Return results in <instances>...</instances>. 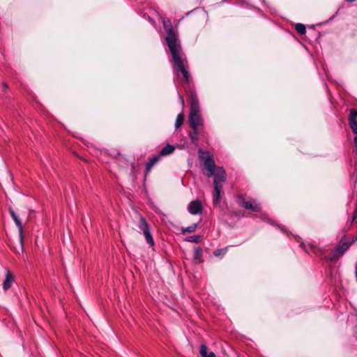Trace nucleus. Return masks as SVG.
I'll list each match as a JSON object with an SVG mask.
<instances>
[{
  "instance_id": "1",
  "label": "nucleus",
  "mask_w": 357,
  "mask_h": 357,
  "mask_svg": "<svg viewBox=\"0 0 357 357\" xmlns=\"http://www.w3.org/2000/svg\"><path fill=\"white\" fill-rule=\"evenodd\" d=\"M199 158L202 162L203 172L207 177L214 176L213 202L218 205L220 201V193L222 190L221 183L226 181V172L222 167L216 166L213 155L208 151L198 150Z\"/></svg>"
},
{
  "instance_id": "2",
  "label": "nucleus",
  "mask_w": 357,
  "mask_h": 357,
  "mask_svg": "<svg viewBox=\"0 0 357 357\" xmlns=\"http://www.w3.org/2000/svg\"><path fill=\"white\" fill-rule=\"evenodd\" d=\"M187 96L190 107L188 123L192 129L189 131L188 136L192 144L197 146L199 137L204 139L206 138L207 132L205 129L204 119L202 116L196 91H194L192 89H188Z\"/></svg>"
},
{
  "instance_id": "3",
  "label": "nucleus",
  "mask_w": 357,
  "mask_h": 357,
  "mask_svg": "<svg viewBox=\"0 0 357 357\" xmlns=\"http://www.w3.org/2000/svg\"><path fill=\"white\" fill-rule=\"evenodd\" d=\"M172 57V66L178 83L183 86L185 93L187 89L195 91L192 79L188 70V62L181 47L169 50Z\"/></svg>"
},
{
  "instance_id": "4",
  "label": "nucleus",
  "mask_w": 357,
  "mask_h": 357,
  "mask_svg": "<svg viewBox=\"0 0 357 357\" xmlns=\"http://www.w3.org/2000/svg\"><path fill=\"white\" fill-rule=\"evenodd\" d=\"M162 26L166 31L167 36L165 40L167 42L169 50L180 48L181 47L180 40H178V31L174 29L172 24L171 20L165 17L160 16Z\"/></svg>"
},
{
  "instance_id": "5",
  "label": "nucleus",
  "mask_w": 357,
  "mask_h": 357,
  "mask_svg": "<svg viewBox=\"0 0 357 357\" xmlns=\"http://www.w3.org/2000/svg\"><path fill=\"white\" fill-rule=\"evenodd\" d=\"M346 235H344L339 241L337 245L333 249L327 256V259L331 261H335L342 257L352 245L351 241H344Z\"/></svg>"
},
{
  "instance_id": "6",
  "label": "nucleus",
  "mask_w": 357,
  "mask_h": 357,
  "mask_svg": "<svg viewBox=\"0 0 357 357\" xmlns=\"http://www.w3.org/2000/svg\"><path fill=\"white\" fill-rule=\"evenodd\" d=\"M236 202L240 206L254 212H259L261 209L260 205L257 203L255 199H250L248 201H246L245 195L242 194L237 195Z\"/></svg>"
},
{
  "instance_id": "7",
  "label": "nucleus",
  "mask_w": 357,
  "mask_h": 357,
  "mask_svg": "<svg viewBox=\"0 0 357 357\" xmlns=\"http://www.w3.org/2000/svg\"><path fill=\"white\" fill-rule=\"evenodd\" d=\"M138 227L143 231L146 243L151 247L155 245L153 238L151 234L150 226L145 218L139 215Z\"/></svg>"
},
{
  "instance_id": "8",
  "label": "nucleus",
  "mask_w": 357,
  "mask_h": 357,
  "mask_svg": "<svg viewBox=\"0 0 357 357\" xmlns=\"http://www.w3.org/2000/svg\"><path fill=\"white\" fill-rule=\"evenodd\" d=\"M349 123L352 132L357 135V110L354 108L349 110ZM354 143L357 146V135L354 137Z\"/></svg>"
},
{
  "instance_id": "9",
  "label": "nucleus",
  "mask_w": 357,
  "mask_h": 357,
  "mask_svg": "<svg viewBox=\"0 0 357 357\" xmlns=\"http://www.w3.org/2000/svg\"><path fill=\"white\" fill-rule=\"evenodd\" d=\"M188 211L192 215L202 213L203 207L201 202L198 199L192 201L188 206Z\"/></svg>"
},
{
  "instance_id": "10",
  "label": "nucleus",
  "mask_w": 357,
  "mask_h": 357,
  "mask_svg": "<svg viewBox=\"0 0 357 357\" xmlns=\"http://www.w3.org/2000/svg\"><path fill=\"white\" fill-rule=\"evenodd\" d=\"M13 281L14 276L13 273L9 270H7L6 272L5 280L3 282V289L5 291L8 290L11 287Z\"/></svg>"
},
{
  "instance_id": "11",
  "label": "nucleus",
  "mask_w": 357,
  "mask_h": 357,
  "mask_svg": "<svg viewBox=\"0 0 357 357\" xmlns=\"http://www.w3.org/2000/svg\"><path fill=\"white\" fill-rule=\"evenodd\" d=\"M161 157L158 154L149 158L146 164V175L149 174L152 167L160 160Z\"/></svg>"
},
{
  "instance_id": "12",
  "label": "nucleus",
  "mask_w": 357,
  "mask_h": 357,
  "mask_svg": "<svg viewBox=\"0 0 357 357\" xmlns=\"http://www.w3.org/2000/svg\"><path fill=\"white\" fill-rule=\"evenodd\" d=\"M9 211H10V215H11L13 220H14L16 226L18 228L19 234L20 235V238L22 240V232H23V227H22V222L20 220V218H18V216L15 214L13 209L10 208Z\"/></svg>"
},
{
  "instance_id": "13",
  "label": "nucleus",
  "mask_w": 357,
  "mask_h": 357,
  "mask_svg": "<svg viewBox=\"0 0 357 357\" xmlns=\"http://www.w3.org/2000/svg\"><path fill=\"white\" fill-rule=\"evenodd\" d=\"M202 253L203 250L200 247H196L194 249V254H193V261L195 264H201L202 260Z\"/></svg>"
},
{
  "instance_id": "14",
  "label": "nucleus",
  "mask_w": 357,
  "mask_h": 357,
  "mask_svg": "<svg viewBox=\"0 0 357 357\" xmlns=\"http://www.w3.org/2000/svg\"><path fill=\"white\" fill-rule=\"evenodd\" d=\"M175 148L174 146L172 145H170V144H167L166 145L165 147H163L160 151L159 152L158 155L160 156V157H162V156H166L167 155H169L171 153H173V151H174Z\"/></svg>"
},
{
  "instance_id": "15",
  "label": "nucleus",
  "mask_w": 357,
  "mask_h": 357,
  "mask_svg": "<svg viewBox=\"0 0 357 357\" xmlns=\"http://www.w3.org/2000/svg\"><path fill=\"white\" fill-rule=\"evenodd\" d=\"M199 354L202 357H215V354L213 351L208 352V348L204 344L200 345Z\"/></svg>"
},
{
  "instance_id": "16",
  "label": "nucleus",
  "mask_w": 357,
  "mask_h": 357,
  "mask_svg": "<svg viewBox=\"0 0 357 357\" xmlns=\"http://www.w3.org/2000/svg\"><path fill=\"white\" fill-rule=\"evenodd\" d=\"M197 227L198 225L197 223H194L187 227H182L181 233L183 235L187 233H192L197 229Z\"/></svg>"
},
{
  "instance_id": "17",
  "label": "nucleus",
  "mask_w": 357,
  "mask_h": 357,
  "mask_svg": "<svg viewBox=\"0 0 357 357\" xmlns=\"http://www.w3.org/2000/svg\"><path fill=\"white\" fill-rule=\"evenodd\" d=\"M184 119H185V116L182 113H180L177 115L176 119L175 121V127L176 129L180 128L183 125V123L184 122Z\"/></svg>"
},
{
  "instance_id": "18",
  "label": "nucleus",
  "mask_w": 357,
  "mask_h": 357,
  "mask_svg": "<svg viewBox=\"0 0 357 357\" xmlns=\"http://www.w3.org/2000/svg\"><path fill=\"white\" fill-rule=\"evenodd\" d=\"M296 31L301 35H303L306 32V27L303 24L297 23L295 26Z\"/></svg>"
},
{
  "instance_id": "19",
  "label": "nucleus",
  "mask_w": 357,
  "mask_h": 357,
  "mask_svg": "<svg viewBox=\"0 0 357 357\" xmlns=\"http://www.w3.org/2000/svg\"><path fill=\"white\" fill-rule=\"evenodd\" d=\"M227 247L224 248H221V249L215 250L213 252V255L215 257L223 256V255H225L227 253Z\"/></svg>"
},
{
  "instance_id": "20",
  "label": "nucleus",
  "mask_w": 357,
  "mask_h": 357,
  "mask_svg": "<svg viewBox=\"0 0 357 357\" xmlns=\"http://www.w3.org/2000/svg\"><path fill=\"white\" fill-rule=\"evenodd\" d=\"M201 236L199 235L190 236L186 238L188 242L199 243L200 241Z\"/></svg>"
},
{
  "instance_id": "21",
  "label": "nucleus",
  "mask_w": 357,
  "mask_h": 357,
  "mask_svg": "<svg viewBox=\"0 0 357 357\" xmlns=\"http://www.w3.org/2000/svg\"><path fill=\"white\" fill-rule=\"evenodd\" d=\"M300 246L307 253L310 252V249H312V247L310 245L307 247L303 243H301Z\"/></svg>"
},
{
  "instance_id": "22",
  "label": "nucleus",
  "mask_w": 357,
  "mask_h": 357,
  "mask_svg": "<svg viewBox=\"0 0 357 357\" xmlns=\"http://www.w3.org/2000/svg\"><path fill=\"white\" fill-rule=\"evenodd\" d=\"M178 99L183 107L185 106V101L183 97L178 93Z\"/></svg>"
},
{
  "instance_id": "23",
  "label": "nucleus",
  "mask_w": 357,
  "mask_h": 357,
  "mask_svg": "<svg viewBox=\"0 0 357 357\" xmlns=\"http://www.w3.org/2000/svg\"><path fill=\"white\" fill-rule=\"evenodd\" d=\"M356 219H357V215L356 214L353 213L352 218L350 220V224L352 225Z\"/></svg>"
},
{
  "instance_id": "24",
  "label": "nucleus",
  "mask_w": 357,
  "mask_h": 357,
  "mask_svg": "<svg viewBox=\"0 0 357 357\" xmlns=\"http://www.w3.org/2000/svg\"><path fill=\"white\" fill-rule=\"evenodd\" d=\"M356 241H357V233L356 235L354 236L351 240L352 244H354Z\"/></svg>"
},
{
  "instance_id": "25",
  "label": "nucleus",
  "mask_w": 357,
  "mask_h": 357,
  "mask_svg": "<svg viewBox=\"0 0 357 357\" xmlns=\"http://www.w3.org/2000/svg\"><path fill=\"white\" fill-rule=\"evenodd\" d=\"M2 86L5 91L8 89V85L6 83H3Z\"/></svg>"
},
{
  "instance_id": "26",
  "label": "nucleus",
  "mask_w": 357,
  "mask_h": 357,
  "mask_svg": "<svg viewBox=\"0 0 357 357\" xmlns=\"http://www.w3.org/2000/svg\"><path fill=\"white\" fill-rule=\"evenodd\" d=\"M346 2H349V3H353L356 0H344Z\"/></svg>"
},
{
  "instance_id": "27",
  "label": "nucleus",
  "mask_w": 357,
  "mask_h": 357,
  "mask_svg": "<svg viewBox=\"0 0 357 357\" xmlns=\"http://www.w3.org/2000/svg\"><path fill=\"white\" fill-rule=\"evenodd\" d=\"M271 225H274L273 222H270Z\"/></svg>"
}]
</instances>
